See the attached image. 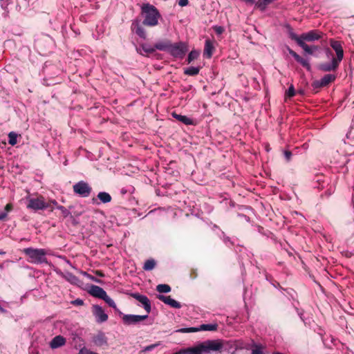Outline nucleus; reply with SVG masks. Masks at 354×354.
Segmentation results:
<instances>
[{"label": "nucleus", "mask_w": 354, "mask_h": 354, "mask_svg": "<svg viewBox=\"0 0 354 354\" xmlns=\"http://www.w3.org/2000/svg\"><path fill=\"white\" fill-rule=\"evenodd\" d=\"M158 298L159 300L162 301L165 304H167L172 308H180L181 307L180 304L175 299H172L170 296L159 295Z\"/></svg>", "instance_id": "nucleus-16"}, {"label": "nucleus", "mask_w": 354, "mask_h": 354, "mask_svg": "<svg viewBox=\"0 0 354 354\" xmlns=\"http://www.w3.org/2000/svg\"><path fill=\"white\" fill-rule=\"evenodd\" d=\"M223 348V344L219 340H207L198 346L189 348L185 354H204L212 351H218Z\"/></svg>", "instance_id": "nucleus-3"}, {"label": "nucleus", "mask_w": 354, "mask_h": 354, "mask_svg": "<svg viewBox=\"0 0 354 354\" xmlns=\"http://www.w3.org/2000/svg\"><path fill=\"white\" fill-rule=\"evenodd\" d=\"M71 304L75 306H82L84 304V301L81 299H76L71 301Z\"/></svg>", "instance_id": "nucleus-38"}, {"label": "nucleus", "mask_w": 354, "mask_h": 354, "mask_svg": "<svg viewBox=\"0 0 354 354\" xmlns=\"http://www.w3.org/2000/svg\"><path fill=\"white\" fill-rule=\"evenodd\" d=\"M27 208L34 211L43 210L50 207V205L44 201L43 196L27 198Z\"/></svg>", "instance_id": "nucleus-5"}, {"label": "nucleus", "mask_w": 354, "mask_h": 354, "mask_svg": "<svg viewBox=\"0 0 354 354\" xmlns=\"http://www.w3.org/2000/svg\"><path fill=\"white\" fill-rule=\"evenodd\" d=\"M274 1V0H259V1L255 3V6L259 8L261 11H263L266 10L267 6Z\"/></svg>", "instance_id": "nucleus-24"}, {"label": "nucleus", "mask_w": 354, "mask_h": 354, "mask_svg": "<svg viewBox=\"0 0 354 354\" xmlns=\"http://www.w3.org/2000/svg\"><path fill=\"white\" fill-rule=\"evenodd\" d=\"M290 35L291 39L295 40L299 46H300L301 42H304L303 39L301 38V35L298 36L295 33L291 32Z\"/></svg>", "instance_id": "nucleus-34"}, {"label": "nucleus", "mask_w": 354, "mask_h": 354, "mask_svg": "<svg viewBox=\"0 0 354 354\" xmlns=\"http://www.w3.org/2000/svg\"><path fill=\"white\" fill-rule=\"evenodd\" d=\"M66 343V339L61 335L55 336L50 342V346L52 348H57L64 346Z\"/></svg>", "instance_id": "nucleus-18"}, {"label": "nucleus", "mask_w": 354, "mask_h": 354, "mask_svg": "<svg viewBox=\"0 0 354 354\" xmlns=\"http://www.w3.org/2000/svg\"><path fill=\"white\" fill-rule=\"evenodd\" d=\"M90 279L97 283H101L100 280L95 279L94 277H91Z\"/></svg>", "instance_id": "nucleus-47"}, {"label": "nucleus", "mask_w": 354, "mask_h": 354, "mask_svg": "<svg viewBox=\"0 0 354 354\" xmlns=\"http://www.w3.org/2000/svg\"><path fill=\"white\" fill-rule=\"evenodd\" d=\"M93 314L98 323L105 322L108 319V315L104 313L102 308L98 305L93 306Z\"/></svg>", "instance_id": "nucleus-8"}, {"label": "nucleus", "mask_w": 354, "mask_h": 354, "mask_svg": "<svg viewBox=\"0 0 354 354\" xmlns=\"http://www.w3.org/2000/svg\"><path fill=\"white\" fill-rule=\"evenodd\" d=\"M213 42L209 39H207L205 44L204 56H206L207 58H210L213 54Z\"/></svg>", "instance_id": "nucleus-20"}, {"label": "nucleus", "mask_w": 354, "mask_h": 354, "mask_svg": "<svg viewBox=\"0 0 354 354\" xmlns=\"http://www.w3.org/2000/svg\"><path fill=\"white\" fill-rule=\"evenodd\" d=\"M23 252L29 257L31 263L38 264L47 262L46 252L44 249L27 248L23 250Z\"/></svg>", "instance_id": "nucleus-4"}, {"label": "nucleus", "mask_w": 354, "mask_h": 354, "mask_svg": "<svg viewBox=\"0 0 354 354\" xmlns=\"http://www.w3.org/2000/svg\"><path fill=\"white\" fill-rule=\"evenodd\" d=\"M49 203H51V205L53 206H55L57 207V206L58 205L57 203L56 202V201L55 200H52L49 202Z\"/></svg>", "instance_id": "nucleus-45"}, {"label": "nucleus", "mask_w": 354, "mask_h": 354, "mask_svg": "<svg viewBox=\"0 0 354 354\" xmlns=\"http://www.w3.org/2000/svg\"><path fill=\"white\" fill-rule=\"evenodd\" d=\"M10 209H11V205L10 204H7L6 206V212H9Z\"/></svg>", "instance_id": "nucleus-46"}, {"label": "nucleus", "mask_w": 354, "mask_h": 354, "mask_svg": "<svg viewBox=\"0 0 354 354\" xmlns=\"http://www.w3.org/2000/svg\"><path fill=\"white\" fill-rule=\"evenodd\" d=\"M141 14L144 19L142 24L146 26L154 27L158 24L161 15L158 10L150 3H144L141 6Z\"/></svg>", "instance_id": "nucleus-2"}, {"label": "nucleus", "mask_w": 354, "mask_h": 354, "mask_svg": "<svg viewBox=\"0 0 354 354\" xmlns=\"http://www.w3.org/2000/svg\"><path fill=\"white\" fill-rule=\"evenodd\" d=\"M17 134L13 131L10 132L8 134V143L14 146L17 144Z\"/></svg>", "instance_id": "nucleus-29"}, {"label": "nucleus", "mask_w": 354, "mask_h": 354, "mask_svg": "<svg viewBox=\"0 0 354 354\" xmlns=\"http://www.w3.org/2000/svg\"><path fill=\"white\" fill-rule=\"evenodd\" d=\"M200 68L198 67L190 66L184 70V73L187 75L194 76L198 74Z\"/></svg>", "instance_id": "nucleus-26"}, {"label": "nucleus", "mask_w": 354, "mask_h": 354, "mask_svg": "<svg viewBox=\"0 0 354 354\" xmlns=\"http://www.w3.org/2000/svg\"><path fill=\"white\" fill-rule=\"evenodd\" d=\"M288 51L289 54L291 55L297 62H299L300 64H301L308 71L310 70L311 67H310V65L308 59L301 57V56H299L297 53H295L294 50H292L289 47L288 48Z\"/></svg>", "instance_id": "nucleus-14"}, {"label": "nucleus", "mask_w": 354, "mask_h": 354, "mask_svg": "<svg viewBox=\"0 0 354 354\" xmlns=\"http://www.w3.org/2000/svg\"><path fill=\"white\" fill-rule=\"evenodd\" d=\"M324 52H325V54H326V56L327 58H328V59L331 58V59H332L333 57H335L332 50L329 48H326L324 50Z\"/></svg>", "instance_id": "nucleus-37"}, {"label": "nucleus", "mask_w": 354, "mask_h": 354, "mask_svg": "<svg viewBox=\"0 0 354 354\" xmlns=\"http://www.w3.org/2000/svg\"><path fill=\"white\" fill-rule=\"evenodd\" d=\"M199 55V53L196 50H192L187 57V63L190 64L192 61L197 59Z\"/></svg>", "instance_id": "nucleus-31"}, {"label": "nucleus", "mask_w": 354, "mask_h": 354, "mask_svg": "<svg viewBox=\"0 0 354 354\" xmlns=\"http://www.w3.org/2000/svg\"><path fill=\"white\" fill-rule=\"evenodd\" d=\"M133 298H135L137 301L140 302L145 308V310L147 311V314L150 313L151 311V304L149 300V299L142 295H140L138 293L133 294L132 295Z\"/></svg>", "instance_id": "nucleus-15"}, {"label": "nucleus", "mask_w": 354, "mask_h": 354, "mask_svg": "<svg viewBox=\"0 0 354 354\" xmlns=\"http://www.w3.org/2000/svg\"><path fill=\"white\" fill-rule=\"evenodd\" d=\"M273 354H283V353H279V352H274Z\"/></svg>", "instance_id": "nucleus-52"}, {"label": "nucleus", "mask_w": 354, "mask_h": 354, "mask_svg": "<svg viewBox=\"0 0 354 354\" xmlns=\"http://www.w3.org/2000/svg\"><path fill=\"white\" fill-rule=\"evenodd\" d=\"M103 300L111 307L116 309V305L114 301L109 297L107 294L106 295V297L103 298Z\"/></svg>", "instance_id": "nucleus-33"}, {"label": "nucleus", "mask_w": 354, "mask_h": 354, "mask_svg": "<svg viewBox=\"0 0 354 354\" xmlns=\"http://www.w3.org/2000/svg\"><path fill=\"white\" fill-rule=\"evenodd\" d=\"M171 42L169 40L160 41L155 44L156 50L167 51L169 53Z\"/></svg>", "instance_id": "nucleus-19"}, {"label": "nucleus", "mask_w": 354, "mask_h": 354, "mask_svg": "<svg viewBox=\"0 0 354 354\" xmlns=\"http://www.w3.org/2000/svg\"><path fill=\"white\" fill-rule=\"evenodd\" d=\"M243 1H245L248 3H250V4H254V0H243Z\"/></svg>", "instance_id": "nucleus-49"}, {"label": "nucleus", "mask_w": 354, "mask_h": 354, "mask_svg": "<svg viewBox=\"0 0 354 354\" xmlns=\"http://www.w3.org/2000/svg\"><path fill=\"white\" fill-rule=\"evenodd\" d=\"M189 1L188 0H179L178 1V5L180 6H186L188 4Z\"/></svg>", "instance_id": "nucleus-43"}, {"label": "nucleus", "mask_w": 354, "mask_h": 354, "mask_svg": "<svg viewBox=\"0 0 354 354\" xmlns=\"http://www.w3.org/2000/svg\"><path fill=\"white\" fill-rule=\"evenodd\" d=\"M0 312L2 313H6V310L4 309L3 308H2L1 306H0Z\"/></svg>", "instance_id": "nucleus-51"}, {"label": "nucleus", "mask_w": 354, "mask_h": 354, "mask_svg": "<svg viewBox=\"0 0 354 354\" xmlns=\"http://www.w3.org/2000/svg\"><path fill=\"white\" fill-rule=\"evenodd\" d=\"M95 273L97 275H98L99 277H101L104 276V274L101 271H96Z\"/></svg>", "instance_id": "nucleus-48"}, {"label": "nucleus", "mask_w": 354, "mask_h": 354, "mask_svg": "<svg viewBox=\"0 0 354 354\" xmlns=\"http://www.w3.org/2000/svg\"><path fill=\"white\" fill-rule=\"evenodd\" d=\"M262 346L259 344H254L252 349V354H264Z\"/></svg>", "instance_id": "nucleus-32"}, {"label": "nucleus", "mask_w": 354, "mask_h": 354, "mask_svg": "<svg viewBox=\"0 0 354 354\" xmlns=\"http://www.w3.org/2000/svg\"><path fill=\"white\" fill-rule=\"evenodd\" d=\"M48 203L50 205V207H48V209L50 212H53V209H54V206H53V205H51V203Z\"/></svg>", "instance_id": "nucleus-50"}, {"label": "nucleus", "mask_w": 354, "mask_h": 354, "mask_svg": "<svg viewBox=\"0 0 354 354\" xmlns=\"http://www.w3.org/2000/svg\"><path fill=\"white\" fill-rule=\"evenodd\" d=\"M97 197L103 203H107L111 201V195L105 192H99Z\"/></svg>", "instance_id": "nucleus-23"}, {"label": "nucleus", "mask_w": 354, "mask_h": 354, "mask_svg": "<svg viewBox=\"0 0 354 354\" xmlns=\"http://www.w3.org/2000/svg\"><path fill=\"white\" fill-rule=\"evenodd\" d=\"M214 30L217 34L220 35L223 32V28L221 26H215Z\"/></svg>", "instance_id": "nucleus-42"}, {"label": "nucleus", "mask_w": 354, "mask_h": 354, "mask_svg": "<svg viewBox=\"0 0 354 354\" xmlns=\"http://www.w3.org/2000/svg\"><path fill=\"white\" fill-rule=\"evenodd\" d=\"M299 46L302 48V49L305 51L306 53L309 54V55H313L314 51L318 50V47L317 46H309L304 41L301 42Z\"/></svg>", "instance_id": "nucleus-21"}, {"label": "nucleus", "mask_w": 354, "mask_h": 354, "mask_svg": "<svg viewBox=\"0 0 354 354\" xmlns=\"http://www.w3.org/2000/svg\"><path fill=\"white\" fill-rule=\"evenodd\" d=\"M156 290L160 293H167L171 291V288L167 284H159L157 286Z\"/></svg>", "instance_id": "nucleus-28"}, {"label": "nucleus", "mask_w": 354, "mask_h": 354, "mask_svg": "<svg viewBox=\"0 0 354 354\" xmlns=\"http://www.w3.org/2000/svg\"><path fill=\"white\" fill-rule=\"evenodd\" d=\"M218 325L214 324H202L200 326V328H183L180 330L182 332H196L198 330H208V331H214L217 329Z\"/></svg>", "instance_id": "nucleus-11"}, {"label": "nucleus", "mask_w": 354, "mask_h": 354, "mask_svg": "<svg viewBox=\"0 0 354 354\" xmlns=\"http://www.w3.org/2000/svg\"><path fill=\"white\" fill-rule=\"evenodd\" d=\"M94 343L100 346L106 344V339L103 334H99L94 338Z\"/></svg>", "instance_id": "nucleus-25"}, {"label": "nucleus", "mask_w": 354, "mask_h": 354, "mask_svg": "<svg viewBox=\"0 0 354 354\" xmlns=\"http://www.w3.org/2000/svg\"><path fill=\"white\" fill-rule=\"evenodd\" d=\"M187 51V47L185 43H171L169 53L174 57L182 59L185 56Z\"/></svg>", "instance_id": "nucleus-7"}, {"label": "nucleus", "mask_w": 354, "mask_h": 354, "mask_svg": "<svg viewBox=\"0 0 354 354\" xmlns=\"http://www.w3.org/2000/svg\"><path fill=\"white\" fill-rule=\"evenodd\" d=\"M335 77V75L333 74H326L320 80L315 82L313 85L316 88L326 86L333 82Z\"/></svg>", "instance_id": "nucleus-12"}, {"label": "nucleus", "mask_w": 354, "mask_h": 354, "mask_svg": "<svg viewBox=\"0 0 354 354\" xmlns=\"http://www.w3.org/2000/svg\"><path fill=\"white\" fill-rule=\"evenodd\" d=\"M157 346H158V344H154L149 345V346H146V347L143 349V351H145V352L151 351H152L153 348H155Z\"/></svg>", "instance_id": "nucleus-39"}, {"label": "nucleus", "mask_w": 354, "mask_h": 354, "mask_svg": "<svg viewBox=\"0 0 354 354\" xmlns=\"http://www.w3.org/2000/svg\"><path fill=\"white\" fill-rule=\"evenodd\" d=\"M330 45L336 53V57H333L329 62L321 63L318 69L324 72L335 71L339 67L340 62L344 58V50L342 43L334 39L330 40Z\"/></svg>", "instance_id": "nucleus-1"}, {"label": "nucleus", "mask_w": 354, "mask_h": 354, "mask_svg": "<svg viewBox=\"0 0 354 354\" xmlns=\"http://www.w3.org/2000/svg\"><path fill=\"white\" fill-rule=\"evenodd\" d=\"M92 353H93L92 351H90L89 350H88L87 348L84 347L80 350V352L78 354H91Z\"/></svg>", "instance_id": "nucleus-41"}, {"label": "nucleus", "mask_w": 354, "mask_h": 354, "mask_svg": "<svg viewBox=\"0 0 354 354\" xmlns=\"http://www.w3.org/2000/svg\"><path fill=\"white\" fill-rule=\"evenodd\" d=\"M88 293L93 297L102 299H103V298L106 297V291L102 288L95 285H92L90 287Z\"/></svg>", "instance_id": "nucleus-13"}, {"label": "nucleus", "mask_w": 354, "mask_h": 354, "mask_svg": "<svg viewBox=\"0 0 354 354\" xmlns=\"http://www.w3.org/2000/svg\"><path fill=\"white\" fill-rule=\"evenodd\" d=\"M73 192L76 194L83 198L88 197L92 192L91 187L88 185V183L84 180H81L75 183L73 186Z\"/></svg>", "instance_id": "nucleus-6"}, {"label": "nucleus", "mask_w": 354, "mask_h": 354, "mask_svg": "<svg viewBox=\"0 0 354 354\" xmlns=\"http://www.w3.org/2000/svg\"><path fill=\"white\" fill-rule=\"evenodd\" d=\"M295 95V91L293 85H291L286 91V95L288 97H292Z\"/></svg>", "instance_id": "nucleus-35"}, {"label": "nucleus", "mask_w": 354, "mask_h": 354, "mask_svg": "<svg viewBox=\"0 0 354 354\" xmlns=\"http://www.w3.org/2000/svg\"><path fill=\"white\" fill-rule=\"evenodd\" d=\"M323 34L317 30H313L309 32L301 34V38L303 41H314L318 40L322 37Z\"/></svg>", "instance_id": "nucleus-10"}, {"label": "nucleus", "mask_w": 354, "mask_h": 354, "mask_svg": "<svg viewBox=\"0 0 354 354\" xmlns=\"http://www.w3.org/2000/svg\"><path fill=\"white\" fill-rule=\"evenodd\" d=\"M148 315H124L122 317L123 322L125 324L131 325L137 324L141 321L146 319Z\"/></svg>", "instance_id": "nucleus-9"}, {"label": "nucleus", "mask_w": 354, "mask_h": 354, "mask_svg": "<svg viewBox=\"0 0 354 354\" xmlns=\"http://www.w3.org/2000/svg\"><path fill=\"white\" fill-rule=\"evenodd\" d=\"M173 117L175 118L178 121L183 122L185 124H192V120L185 115H182L177 114L176 113H174L172 114Z\"/></svg>", "instance_id": "nucleus-22"}, {"label": "nucleus", "mask_w": 354, "mask_h": 354, "mask_svg": "<svg viewBox=\"0 0 354 354\" xmlns=\"http://www.w3.org/2000/svg\"><path fill=\"white\" fill-rule=\"evenodd\" d=\"M141 48L146 53H152L156 50L155 45L152 46L150 44H142L141 46Z\"/></svg>", "instance_id": "nucleus-30"}, {"label": "nucleus", "mask_w": 354, "mask_h": 354, "mask_svg": "<svg viewBox=\"0 0 354 354\" xmlns=\"http://www.w3.org/2000/svg\"><path fill=\"white\" fill-rule=\"evenodd\" d=\"M7 216V212L0 213V221L3 220Z\"/></svg>", "instance_id": "nucleus-44"}, {"label": "nucleus", "mask_w": 354, "mask_h": 354, "mask_svg": "<svg viewBox=\"0 0 354 354\" xmlns=\"http://www.w3.org/2000/svg\"><path fill=\"white\" fill-rule=\"evenodd\" d=\"M131 29L134 31L142 39L146 38V32L143 27L140 26L138 21H136L132 23Z\"/></svg>", "instance_id": "nucleus-17"}, {"label": "nucleus", "mask_w": 354, "mask_h": 354, "mask_svg": "<svg viewBox=\"0 0 354 354\" xmlns=\"http://www.w3.org/2000/svg\"><path fill=\"white\" fill-rule=\"evenodd\" d=\"M156 261L153 259H148L145 261L143 269L145 270H151L155 268Z\"/></svg>", "instance_id": "nucleus-27"}, {"label": "nucleus", "mask_w": 354, "mask_h": 354, "mask_svg": "<svg viewBox=\"0 0 354 354\" xmlns=\"http://www.w3.org/2000/svg\"><path fill=\"white\" fill-rule=\"evenodd\" d=\"M0 254H3V252H0Z\"/></svg>", "instance_id": "nucleus-53"}, {"label": "nucleus", "mask_w": 354, "mask_h": 354, "mask_svg": "<svg viewBox=\"0 0 354 354\" xmlns=\"http://www.w3.org/2000/svg\"><path fill=\"white\" fill-rule=\"evenodd\" d=\"M284 156L287 161H290L292 157V153L289 151H285Z\"/></svg>", "instance_id": "nucleus-40"}, {"label": "nucleus", "mask_w": 354, "mask_h": 354, "mask_svg": "<svg viewBox=\"0 0 354 354\" xmlns=\"http://www.w3.org/2000/svg\"><path fill=\"white\" fill-rule=\"evenodd\" d=\"M57 209H59L64 217H66L69 215L70 212L68 209H66L64 206L57 205Z\"/></svg>", "instance_id": "nucleus-36"}, {"label": "nucleus", "mask_w": 354, "mask_h": 354, "mask_svg": "<svg viewBox=\"0 0 354 354\" xmlns=\"http://www.w3.org/2000/svg\"><path fill=\"white\" fill-rule=\"evenodd\" d=\"M174 354H179V353H174Z\"/></svg>", "instance_id": "nucleus-54"}]
</instances>
